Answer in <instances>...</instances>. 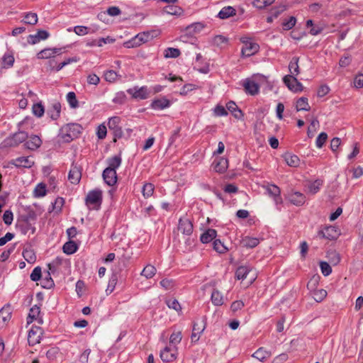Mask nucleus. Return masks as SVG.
<instances>
[{"label": "nucleus", "mask_w": 363, "mask_h": 363, "mask_svg": "<svg viewBox=\"0 0 363 363\" xmlns=\"http://www.w3.org/2000/svg\"><path fill=\"white\" fill-rule=\"evenodd\" d=\"M34 196L35 197H42L46 194V186L43 183L38 184L34 189Z\"/></svg>", "instance_id": "46"}, {"label": "nucleus", "mask_w": 363, "mask_h": 363, "mask_svg": "<svg viewBox=\"0 0 363 363\" xmlns=\"http://www.w3.org/2000/svg\"><path fill=\"white\" fill-rule=\"evenodd\" d=\"M181 54L178 48H168L164 52V57L165 58H176Z\"/></svg>", "instance_id": "42"}, {"label": "nucleus", "mask_w": 363, "mask_h": 363, "mask_svg": "<svg viewBox=\"0 0 363 363\" xmlns=\"http://www.w3.org/2000/svg\"><path fill=\"white\" fill-rule=\"evenodd\" d=\"M161 359L164 362H173L177 358V353L170 347H165L160 354Z\"/></svg>", "instance_id": "15"}, {"label": "nucleus", "mask_w": 363, "mask_h": 363, "mask_svg": "<svg viewBox=\"0 0 363 363\" xmlns=\"http://www.w3.org/2000/svg\"><path fill=\"white\" fill-rule=\"evenodd\" d=\"M213 249L219 253H224L227 250V248L220 240H215L213 241Z\"/></svg>", "instance_id": "63"}, {"label": "nucleus", "mask_w": 363, "mask_h": 363, "mask_svg": "<svg viewBox=\"0 0 363 363\" xmlns=\"http://www.w3.org/2000/svg\"><path fill=\"white\" fill-rule=\"evenodd\" d=\"M236 15V10L230 6L223 7L218 13V17L220 19H227Z\"/></svg>", "instance_id": "23"}, {"label": "nucleus", "mask_w": 363, "mask_h": 363, "mask_svg": "<svg viewBox=\"0 0 363 363\" xmlns=\"http://www.w3.org/2000/svg\"><path fill=\"white\" fill-rule=\"evenodd\" d=\"M64 48H45L37 54L38 59H50L56 55H60Z\"/></svg>", "instance_id": "12"}, {"label": "nucleus", "mask_w": 363, "mask_h": 363, "mask_svg": "<svg viewBox=\"0 0 363 363\" xmlns=\"http://www.w3.org/2000/svg\"><path fill=\"white\" fill-rule=\"evenodd\" d=\"M67 101L72 108H77L79 106V101L76 94L73 91H69L67 94Z\"/></svg>", "instance_id": "39"}, {"label": "nucleus", "mask_w": 363, "mask_h": 363, "mask_svg": "<svg viewBox=\"0 0 363 363\" xmlns=\"http://www.w3.org/2000/svg\"><path fill=\"white\" fill-rule=\"evenodd\" d=\"M182 339V333L180 331L174 332L169 337V342L172 345H177L181 342Z\"/></svg>", "instance_id": "55"}, {"label": "nucleus", "mask_w": 363, "mask_h": 363, "mask_svg": "<svg viewBox=\"0 0 363 363\" xmlns=\"http://www.w3.org/2000/svg\"><path fill=\"white\" fill-rule=\"evenodd\" d=\"M28 138V135L25 131H18L14 134L5 138L1 143L2 147H16L19 144L25 142Z\"/></svg>", "instance_id": "2"}, {"label": "nucleus", "mask_w": 363, "mask_h": 363, "mask_svg": "<svg viewBox=\"0 0 363 363\" xmlns=\"http://www.w3.org/2000/svg\"><path fill=\"white\" fill-rule=\"evenodd\" d=\"M41 277H42L41 268L40 267H35L30 274V279L33 281H37L38 280H40Z\"/></svg>", "instance_id": "57"}, {"label": "nucleus", "mask_w": 363, "mask_h": 363, "mask_svg": "<svg viewBox=\"0 0 363 363\" xmlns=\"http://www.w3.org/2000/svg\"><path fill=\"white\" fill-rule=\"evenodd\" d=\"M177 229L182 234L190 235L193 232V224L188 218H181L179 220Z\"/></svg>", "instance_id": "9"}, {"label": "nucleus", "mask_w": 363, "mask_h": 363, "mask_svg": "<svg viewBox=\"0 0 363 363\" xmlns=\"http://www.w3.org/2000/svg\"><path fill=\"white\" fill-rule=\"evenodd\" d=\"M43 334L42 328L38 326H33L28 332V342L31 346L40 342L41 336Z\"/></svg>", "instance_id": "6"}, {"label": "nucleus", "mask_w": 363, "mask_h": 363, "mask_svg": "<svg viewBox=\"0 0 363 363\" xmlns=\"http://www.w3.org/2000/svg\"><path fill=\"white\" fill-rule=\"evenodd\" d=\"M164 11L168 14L176 16H179L183 12V10L181 7L174 5L164 7Z\"/></svg>", "instance_id": "44"}, {"label": "nucleus", "mask_w": 363, "mask_h": 363, "mask_svg": "<svg viewBox=\"0 0 363 363\" xmlns=\"http://www.w3.org/2000/svg\"><path fill=\"white\" fill-rule=\"evenodd\" d=\"M127 92L132 96L133 99H146L149 98L150 91L148 90L147 87L144 86L140 88L138 86H135L133 88L128 89Z\"/></svg>", "instance_id": "5"}, {"label": "nucleus", "mask_w": 363, "mask_h": 363, "mask_svg": "<svg viewBox=\"0 0 363 363\" xmlns=\"http://www.w3.org/2000/svg\"><path fill=\"white\" fill-rule=\"evenodd\" d=\"M85 203L89 208L98 210L102 203V191L100 189L90 191L86 196Z\"/></svg>", "instance_id": "3"}, {"label": "nucleus", "mask_w": 363, "mask_h": 363, "mask_svg": "<svg viewBox=\"0 0 363 363\" xmlns=\"http://www.w3.org/2000/svg\"><path fill=\"white\" fill-rule=\"evenodd\" d=\"M243 86L245 92L250 95L254 96L259 93V86L254 81L247 79L243 84Z\"/></svg>", "instance_id": "19"}, {"label": "nucleus", "mask_w": 363, "mask_h": 363, "mask_svg": "<svg viewBox=\"0 0 363 363\" xmlns=\"http://www.w3.org/2000/svg\"><path fill=\"white\" fill-rule=\"evenodd\" d=\"M122 162L121 157L120 155H115L112 157H110L107 160V163L108 166L106 168H111V169L116 170L121 165Z\"/></svg>", "instance_id": "30"}, {"label": "nucleus", "mask_w": 363, "mask_h": 363, "mask_svg": "<svg viewBox=\"0 0 363 363\" xmlns=\"http://www.w3.org/2000/svg\"><path fill=\"white\" fill-rule=\"evenodd\" d=\"M299 57H294L289 64V75L298 76L300 74V69L298 66Z\"/></svg>", "instance_id": "25"}, {"label": "nucleus", "mask_w": 363, "mask_h": 363, "mask_svg": "<svg viewBox=\"0 0 363 363\" xmlns=\"http://www.w3.org/2000/svg\"><path fill=\"white\" fill-rule=\"evenodd\" d=\"M217 232L214 229L208 228L203 233L200 237V240L202 243H208L216 238Z\"/></svg>", "instance_id": "22"}, {"label": "nucleus", "mask_w": 363, "mask_h": 363, "mask_svg": "<svg viewBox=\"0 0 363 363\" xmlns=\"http://www.w3.org/2000/svg\"><path fill=\"white\" fill-rule=\"evenodd\" d=\"M328 258L330 262L334 265L337 264L340 261V255L336 251L329 252Z\"/></svg>", "instance_id": "54"}, {"label": "nucleus", "mask_w": 363, "mask_h": 363, "mask_svg": "<svg viewBox=\"0 0 363 363\" xmlns=\"http://www.w3.org/2000/svg\"><path fill=\"white\" fill-rule=\"evenodd\" d=\"M296 19L294 16H291L289 19L285 20L282 23L283 28L285 30H289L291 29L296 24Z\"/></svg>", "instance_id": "50"}, {"label": "nucleus", "mask_w": 363, "mask_h": 363, "mask_svg": "<svg viewBox=\"0 0 363 363\" xmlns=\"http://www.w3.org/2000/svg\"><path fill=\"white\" fill-rule=\"evenodd\" d=\"M11 313L9 309L2 308L0 311V326L3 327L10 320Z\"/></svg>", "instance_id": "40"}, {"label": "nucleus", "mask_w": 363, "mask_h": 363, "mask_svg": "<svg viewBox=\"0 0 363 363\" xmlns=\"http://www.w3.org/2000/svg\"><path fill=\"white\" fill-rule=\"evenodd\" d=\"M318 235L320 238L332 240L337 238L340 233L336 227L329 225L325 226L323 230H319Z\"/></svg>", "instance_id": "7"}, {"label": "nucleus", "mask_w": 363, "mask_h": 363, "mask_svg": "<svg viewBox=\"0 0 363 363\" xmlns=\"http://www.w3.org/2000/svg\"><path fill=\"white\" fill-rule=\"evenodd\" d=\"M117 283V276L116 274H113L111 279H109L108 284L106 291L107 293L111 294L115 289Z\"/></svg>", "instance_id": "58"}, {"label": "nucleus", "mask_w": 363, "mask_h": 363, "mask_svg": "<svg viewBox=\"0 0 363 363\" xmlns=\"http://www.w3.org/2000/svg\"><path fill=\"white\" fill-rule=\"evenodd\" d=\"M11 163L17 167L30 168L34 162L29 159L28 157H21L16 160H13Z\"/></svg>", "instance_id": "18"}, {"label": "nucleus", "mask_w": 363, "mask_h": 363, "mask_svg": "<svg viewBox=\"0 0 363 363\" xmlns=\"http://www.w3.org/2000/svg\"><path fill=\"white\" fill-rule=\"evenodd\" d=\"M102 177L108 186H113L117 182L116 171L111 169V168H106L103 172Z\"/></svg>", "instance_id": "14"}, {"label": "nucleus", "mask_w": 363, "mask_h": 363, "mask_svg": "<svg viewBox=\"0 0 363 363\" xmlns=\"http://www.w3.org/2000/svg\"><path fill=\"white\" fill-rule=\"evenodd\" d=\"M265 189L269 196L273 197L276 205H280L282 203V199L281 197V190L275 184H267Z\"/></svg>", "instance_id": "11"}, {"label": "nucleus", "mask_w": 363, "mask_h": 363, "mask_svg": "<svg viewBox=\"0 0 363 363\" xmlns=\"http://www.w3.org/2000/svg\"><path fill=\"white\" fill-rule=\"evenodd\" d=\"M166 303L169 308H172L176 311H181L182 307L177 299L169 298L166 301Z\"/></svg>", "instance_id": "51"}, {"label": "nucleus", "mask_w": 363, "mask_h": 363, "mask_svg": "<svg viewBox=\"0 0 363 363\" xmlns=\"http://www.w3.org/2000/svg\"><path fill=\"white\" fill-rule=\"evenodd\" d=\"M244 46L242 48V55L245 57H250L259 51V46L256 43L242 40Z\"/></svg>", "instance_id": "10"}, {"label": "nucleus", "mask_w": 363, "mask_h": 363, "mask_svg": "<svg viewBox=\"0 0 363 363\" xmlns=\"http://www.w3.org/2000/svg\"><path fill=\"white\" fill-rule=\"evenodd\" d=\"M250 272V269L246 266L239 267L235 272V277L238 279H245Z\"/></svg>", "instance_id": "43"}, {"label": "nucleus", "mask_w": 363, "mask_h": 363, "mask_svg": "<svg viewBox=\"0 0 363 363\" xmlns=\"http://www.w3.org/2000/svg\"><path fill=\"white\" fill-rule=\"evenodd\" d=\"M154 185L151 183H146L143 185V194L145 198H148L151 196L154 192Z\"/></svg>", "instance_id": "47"}, {"label": "nucleus", "mask_w": 363, "mask_h": 363, "mask_svg": "<svg viewBox=\"0 0 363 363\" xmlns=\"http://www.w3.org/2000/svg\"><path fill=\"white\" fill-rule=\"evenodd\" d=\"M283 157L286 164L290 167H296L299 165L300 160L296 155L286 153L283 155Z\"/></svg>", "instance_id": "26"}, {"label": "nucleus", "mask_w": 363, "mask_h": 363, "mask_svg": "<svg viewBox=\"0 0 363 363\" xmlns=\"http://www.w3.org/2000/svg\"><path fill=\"white\" fill-rule=\"evenodd\" d=\"M118 74L113 70H108L104 73V78L108 82H114L118 78Z\"/></svg>", "instance_id": "52"}, {"label": "nucleus", "mask_w": 363, "mask_h": 363, "mask_svg": "<svg viewBox=\"0 0 363 363\" xmlns=\"http://www.w3.org/2000/svg\"><path fill=\"white\" fill-rule=\"evenodd\" d=\"M141 45L142 43L138 34L133 38H132L130 40L123 43V46L126 48H137Z\"/></svg>", "instance_id": "37"}, {"label": "nucleus", "mask_w": 363, "mask_h": 363, "mask_svg": "<svg viewBox=\"0 0 363 363\" xmlns=\"http://www.w3.org/2000/svg\"><path fill=\"white\" fill-rule=\"evenodd\" d=\"M323 183V181L320 179H316L314 182L310 183L308 185V191L312 194H316L320 190Z\"/></svg>", "instance_id": "41"}, {"label": "nucleus", "mask_w": 363, "mask_h": 363, "mask_svg": "<svg viewBox=\"0 0 363 363\" xmlns=\"http://www.w3.org/2000/svg\"><path fill=\"white\" fill-rule=\"evenodd\" d=\"M42 144L41 139L38 135H32L30 139L26 141L24 144V146L31 150H35L38 149Z\"/></svg>", "instance_id": "20"}, {"label": "nucleus", "mask_w": 363, "mask_h": 363, "mask_svg": "<svg viewBox=\"0 0 363 363\" xmlns=\"http://www.w3.org/2000/svg\"><path fill=\"white\" fill-rule=\"evenodd\" d=\"M275 0H255L254 6L259 9H263L265 7L272 5Z\"/></svg>", "instance_id": "48"}, {"label": "nucleus", "mask_w": 363, "mask_h": 363, "mask_svg": "<svg viewBox=\"0 0 363 363\" xmlns=\"http://www.w3.org/2000/svg\"><path fill=\"white\" fill-rule=\"evenodd\" d=\"M211 299L215 306H221L223 304V296L222 294L217 289H213L211 294Z\"/></svg>", "instance_id": "33"}, {"label": "nucleus", "mask_w": 363, "mask_h": 363, "mask_svg": "<svg viewBox=\"0 0 363 363\" xmlns=\"http://www.w3.org/2000/svg\"><path fill=\"white\" fill-rule=\"evenodd\" d=\"M40 279V284L42 287L45 289H51L55 285L54 281L51 277L50 273L49 272H47L44 277Z\"/></svg>", "instance_id": "34"}, {"label": "nucleus", "mask_w": 363, "mask_h": 363, "mask_svg": "<svg viewBox=\"0 0 363 363\" xmlns=\"http://www.w3.org/2000/svg\"><path fill=\"white\" fill-rule=\"evenodd\" d=\"M82 127L78 123H69L63 125L58 134V138L64 143H70L79 137Z\"/></svg>", "instance_id": "1"}, {"label": "nucleus", "mask_w": 363, "mask_h": 363, "mask_svg": "<svg viewBox=\"0 0 363 363\" xmlns=\"http://www.w3.org/2000/svg\"><path fill=\"white\" fill-rule=\"evenodd\" d=\"M25 23L35 25L38 22V16L35 13H28L24 18Z\"/></svg>", "instance_id": "49"}, {"label": "nucleus", "mask_w": 363, "mask_h": 363, "mask_svg": "<svg viewBox=\"0 0 363 363\" xmlns=\"http://www.w3.org/2000/svg\"><path fill=\"white\" fill-rule=\"evenodd\" d=\"M156 268L152 264H147L142 271L141 275L146 279H151L156 274Z\"/></svg>", "instance_id": "38"}, {"label": "nucleus", "mask_w": 363, "mask_h": 363, "mask_svg": "<svg viewBox=\"0 0 363 363\" xmlns=\"http://www.w3.org/2000/svg\"><path fill=\"white\" fill-rule=\"evenodd\" d=\"M327 138H328L327 133H325L324 132L320 133L318 135V138H316V141H315L316 146L319 148L322 147L323 145H324V143L326 142Z\"/></svg>", "instance_id": "64"}, {"label": "nucleus", "mask_w": 363, "mask_h": 363, "mask_svg": "<svg viewBox=\"0 0 363 363\" xmlns=\"http://www.w3.org/2000/svg\"><path fill=\"white\" fill-rule=\"evenodd\" d=\"M271 356V352L264 350L263 347L259 348L254 352L252 357L260 362H264Z\"/></svg>", "instance_id": "28"}, {"label": "nucleus", "mask_w": 363, "mask_h": 363, "mask_svg": "<svg viewBox=\"0 0 363 363\" xmlns=\"http://www.w3.org/2000/svg\"><path fill=\"white\" fill-rule=\"evenodd\" d=\"M327 296V291L325 289H318L313 292V297L316 302H321Z\"/></svg>", "instance_id": "45"}, {"label": "nucleus", "mask_w": 363, "mask_h": 363, "mask_svg": "<svg viewBox=\"0 0 363 363\" xmlns=\"http://www.w3.org/2000/svg\"><path fill=\"white\" fill-rule=\"evenodd\" d=\"M244 306L245 303L242 301H235L231 303L230 310L233 313H235L237 311L241 310L244 307Z\"/></svg>", "instance_id": "59"}, {"label": "nucleus", "mask_w": 363, "mask_h": 363, "mask_svg": "<svg viewBox=\"0 0 363 363\" xmlns=\"http://www.w3.org/2000/svg\"><path fill=\"white\" fill-rule=\"evenodd\" d=\"M289 199L294 205L300 206L306 201V196L299 191H293L289 194Z\"/></svg>", "instance_id": "17"}, {"label": "nucleus", "mask_w": 363, "mask_h": 363, "mask_svg": "<svg viewBox=\"0 0 363 363\" xmlns=\"http://www.w3.org/2000/svg\"><path fill=\"white\" fill-rule=\"evenodd\" d=\"M240 243L245 247L253 248L259 245V240L257 238L246 236L241 240Z\"/></svg>", "instance_id": "27"}, {"label": "nucleus", "mask_w": 363, "mask_h": 363, "mask_svg": "<svg viewBox=\"0 0 363 363\" xmlns=\"http://www.w3.org/2000/svg\"><path fill=\"white\" fill-rule=\"evenodd\" d=\"M126 100V95L123 91L116 93L115 97L113 99V102L115 104H122Z\"/></svg>", "instance_id": "62"}, {"label": "nucleus", "mask_w": 363, "mask_h": 363, "mask_svg": "<svg viewBox=\"0 0 363 363\" xmlns=\"http://www.w3.org/2000/svg\"><path fill=\"white\" fill-rule=\"evenodd\" d=\"M62 249L65 254L72 255L77 250L78 246L74 241H68L64 244Z\"/></svg>", "instance_id": "35"}, {"label": "nucleus", "mask_w": 363, "mask_h": 363, "mask_svg": "<svg viewBox=\"0 0 363 363\" xmlns=\"http://www.w3.org/2000/svg\"><path fill=\"white\" fill-rule=\"evenodd\" d=\"M121 118L118 116L111 117L108 121V126L110 130L116 129L119 127Z\"/></svg>", "instance_id": "56"}, {"label": "nucleus", "mask_w": 363, "mask_h": 363, "mask_svg": "<svg viewBox=\"0 0 363 363\" xmlns=\"http://www.w3.org/2000/svg\"><path fill=\"white\" fill-rule=\"evenodd\" d=\"M213 166L216 172L223 173L228 169V161L226 158L220 157L214 160Z\"/></svg>", "instance_id": "16"}, {"label": "nucleus", "mask_w": 363, "mask_h": 363, "mask_svg": "<svg viewBox=\"0 0 363 363\" xmlns=\"http://www.w3.org/2000/svg\"><path fill=\"white\" fill-rule=\"evenodd\" d=\"M40 308L37 305H34L30 309V312L28 313V316L27 318V322L28 324H30L32 323L34 320H36L38 323L43 324V320L41 316H40Z\"/></svg>", "instance_id": "13"}, {"label": "nucleus", "mask_w": 363, "mask_h": 363, "mask_svg": "<svg viewBox=\"0 0 363 363\" xmlns=\"http://www.w3.org/2000/svg\"><path fill=\"white\" fill-rule=\"evenodd\" d=\"M321 272L324 276H328L332 272V268L330 264L326 262H321L320 263Z\"/></svg>", "instance_id": "61"}, {"label": "nucleus", "mask_w": 363, "mask_h": 363, "mask_svg": "<svg viewBox=\"0 0 363 363\" xmlns=\"http://www.w3.org/2000/svg\"><path fill=\"white\" fill-rule=\"evenodd\" d=\"M205 326L203 325H199L198 323H194L192 334H191V340L192 342H196L199 339V335L204 330Z\"/></svg>", "instance_id": "32"}, {"label": "nucleus", "mask_w": 363, "mask_h": 363, "mask_svg": "<svg viewBox=\"0 0 363 363\" xmlns=\"http://www.w3.org/2000/svg\"><path fill=\"white\" fill-rule=\"evenodd\" d=\"M61 112V104L58 101H54L51 107L48 111V114L50 116L52 120H57Z\"/></svg>", "instance_id": "21"}, {"label": "nucleus", "mask_w": 363, "mask_h": 363, "mask_svg": "<svg viewBox=\"0 0 363 363\" xmlns=\"http://www.w3.org/2000/svg\"><path fill=\"white\" fill-rule=\"evenodd\" d=\"M226 108L230 111L236 118H240L242 116V113L240 109L238 108V106L234 101H229L226 104Z\"/></svg>", "instance_id": "31"}, {"label": "nucleus", "mask_w": 363, "mask_h": 363, "mask_svg": "<svg viewBox=\"0 0 363 363\" xmlns=\"http://www.w3.org/2000/svg\"><path fill=\"white\" fill-rule=\"evenodd\" d=\"M296 110L299 111H309L311 107L308 102L306 97H301L296 101Z\"/></svg>", "instance_id": "36"}, {"label": "nucleus", "mask_w": 363, "mask_h": 363, "mask_svg": "<svg viewBox=\"0 0 363 363\" xmlns=\"http://www.w3.org/2000/svg\"><path fill=\"white\" fill-rule=\"evenodd\" d=\"M138 35L142 44L145 43L153 38L152 32L150 31L140 33Z\"/></svg>", "instance_id": "53"}, {"label": "nucleus", "mask_w": 363, "mask_h": 363, "mask_svg": "<svg viewBox=\"0 0 363 363\" xmlns=\"http://www.w3.org/2000/svg\"><path fill=\"white\" fill-rule=\"evenodd\" d=\"M99 29L98 27L94 28H89L86 26H77L74 28V32L78 35H84L89 33H94Z\"/></svg>", "instance_id": "29"}, {"label": "nucleus", "mask_w": 363, "mask_h": 363, "mask_svg": "<svg viewBox=\"0 0 363 363\" xmlns=\"http://www.w3.org/2000/svg\"><path fill=\"white\" fill-rule=\"evenodd\" d=\"M297 76L286 75L283 78L284 84L289 90L294 92H300L303 90V86L302 84L298 81Z\"/></svg>", "instance_id": "4"}, {"label": "nucleus", "mask_w": 363, "mask_h": 363, "mask_svg": "<svg viewBox=\"0 0 363 363\" xmlns=\"http://www.w3.org/2000/svg\"><path fill=\"white\" fill-rule=\"evenodd\" d=\"M170 106V101L167 99H160L154 100L151 104L153 109L162 110Z\"/></svg>", "instance_id": "24"}, {"label": "nucleus", "mask_w": 363, "mask_h": 363, "mask_svg": "<svg viewBox=\"0 0 363 363\" xmlns=\"http://www.w3.org/2000/svg\"><path fill=\"white\" fill-rule=\"evenodd\" d=\"M44 111V107L41 104H35L33 106V113L37 117H41Z\"/></svg>", "instance_id": "60"}, {"label": "nucleus", "mask_w": 363, "mask_h": 363, "mask_svg": "<svg viewBox=\"0 0 363 363\" xmlns=\"http://www.w3.org/2000/svg\"><path fill=\"white\" fill-rule=\"evenodd\" d=\"M82 178V167L77 164L72 163L68 174V180L73 184L79 183Z\"/></svg>", "instance_id": "8"}]
</instances>
